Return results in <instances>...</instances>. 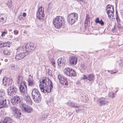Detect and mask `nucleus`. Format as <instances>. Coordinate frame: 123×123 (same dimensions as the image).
Masks as SVG:
<instances>
[{
  "label": "nucleus",
  "mask_w": 123,
  "mask_h": 123,
  "mask_svg": "<svg viewBox=\"0 0 123 123\" xmlns=\"http://www.w3.org/2000/svg\"><path fill=\"white\" fill-rule=\"evenodd\" d=\"M39 87L41 91L43 92L50 93L53 88L52 82L49 78L46 77L40 81Z\"/></svg>",
  "instance_id": "nucleus-1"
},
{
  "label": "nucleus",
  "mask_w": 123,
  "mask_h": 123,
  "mask_svg": "<svg viewBox=\"0 0 123 123\" xmlns=\"http://www.w3.org/2000/svg\"><path fill=\"white\" fill-rule=\"evenodd\" d=\"M53 23L55 27L57 28L60 29L61 27L64 28L65 22L63 17L56 16L53 19Z\"/></svg>",
  "instance_id": "nucleus-2"
},
{
  "label": "nucleus",
  "mask_w": 123,
  "mask_h": 123,
  "mask_svg": "<svg viewBox=\"0 0 123 123\" xmlns=\"http://www.w3.org/2000/svg\"><path fill=\"white\" fill-rule=\"evenodd\" d=\"M36 48L33 43L31 42H28L23 46L22 49L26 50V55H28L31 52L33 51Z\"/></svg>",
  "instance_id": "nucleus-3"
},
{
  "label": "nucleus",
  "mask_w": 123,
  "mask_h": 123,
  "mask_svg": "<svg viewBox=\"0 0 123 123\" xmlns=\"http://www.w3.org/2000/svg\"><path fill=\"white\" fill-rule=\"evenodd\" d=\"M32 99L36 103H38L41 100V96L37 89L34 88L32 89L31 92Z\"/></svg>",
  "instance_id": "nucleus-4"
},
{
  "label": "nucleus",
  "mask_w": 123,
  "mask_h": 123,
  "mask_svg": "<svg viewBox=\"0 0 123 123\" xmlns=\"http://www.w3.org/2000/svg\"><path fill=\"white\" fill-rule=\"evenodd\" d=\"M78 17L77 13L73 12L68 15L67 20L70 24L72 25L78 20Z\"/></svg>",
  "instance_id": "nucleus-5"
},
{
  "label": "nucleus",
  "mask_w": 123,
  "mask_h": 123,
  "mask_svg": "<svg viewBox=\"0 0 123 123\" xmlns=\"http://www.w3.org/2000/svg\"><path fill=\"white\" fill-rule=\"evenodd\" d=\"M22 101L21 97L17 95L13 97L11 100V103L14 106L18 105V104L20 105V104H21Z\"/></svg>",
  "instance_id": "nucleus-6"
},
{
  "label": "nucleus",
  "mask_w": 123,
  "mask_h": 123,
  "mask_svg": "<svg viewBox=\"0 0 123 123\" xmlns=\"http://www.w3.org/2000/svg\"><path fill=\"white\" fill-rule=\"evenodd\" d=\"M18 90L17 88L15 86H10L7 89V92L8 95L12 96L15 95Z\"/></svg>",
  "instance_id": "nucleus-7"
},
{
  "label": "nucleus",
  "mask_w": 123,
  "mask_h": 123,
  "mask_svg": "<svg viewBox=\"0 0 123 123\" xmlns=\"http://www.w3.org/2000/svg\"><path fill=\"white\" fill-rule=\"evenodd\" d=\"M43 7L42 6L39 7L37 11V17L40 20L41 19H43L44 18V10H43Z\"/></svg>",
  "instance_id": "nucleus-8"
},
{
  "label": "nucleus",
  "mask_w": 123,
  "mask_h": 123,
  "mask_svg": "<svg viewBox=\"0 0 123 123\" xmlns=\"http://www.w3.org/2000/svg\"><path fill=\"white\" fill-rule=\"evenodd\" d=\"M64 73L66 75L70 77L74 76L76 75L75 71L69 68H66L64 70Z\"/></svg>",
  "instance_id": "nucleus-9"
},
{
  "label": "nucleus",
  "mask_w": 123,
  "mask_h": 123,
  "mask_svg": "<svg viewBox=\"0 0 123 123\" xmlns=\"http://www.w3.org/2000/svg\"><path fill=\"white\" fill-rule=\"evenodd\" d=\"M22 109L24 112L28 113L32 112L33 110L31 107L25 104H23L22 105Z\"/></svg>",
  "instance_id": "nucleus-10"
},
{
  "label": "nucleus",
  "mask_w": 123,
  "mask_h": 123,
  "mask_svg": "<svg viewBox=\"0 0 123 123\" xmlns=\"http://www.w3.org/2000/svg\"><path fill=\"white\" fill-rule=\"evenodd\" d=\"M0 101V109L7 107L9 105L10 100L8 99H5Z\"/></svg>",
  "instance_id": "nucleus-11"
},
{
  "label": "nucleus",
  "mask_w": 123,
  "mask_h": 123,
  "mask_svg": "<svg viewBox=\"0 0 123 123\" xmlns=\"http://www.w3.org/2000/svg\"><path fill=\"white\" fill-rule=\"evenodd\" d=\"M13 112L15 113V116L17 118H19L21 116L22 114L20 110L17 108L13 107L12 108Z\"/></svg>",
  "instance_id": "nucleus-12"
},
{
  "label": "nucleus",
  "mask_w": 123,
  "mask_h": 123,
  "mask_svg": "<svg viewBox=\"0 0 123 123\" xmlns=\"http://www.w3.org/2000/svg\"><path fill=\"white\" fill-rule=\"evenodd\" d=\"M23 85H21V84L19 87V90L20 92L24 94L26 93L27 91V86L26 85V83L23 81Z\"/></svg>",
  "instance_id": "nucleus-13"
},
{
  "label": "nucleus",
  "mask_w": 123,
  "mask_h": 123,
  "mask_svg": "<svg viewBox=\"0 0 123 123\" xmlns=\"http://www.w3.org/2000/svg\"><path fill=\"white\" fill-rule=\"evenodd\" d=\"M106 10L108 15H110V13L114 12V7L113 6L108 5L106 7Z\"/></svg>",
  "instance_id": "nucleus-14"
},
{
  "label": "nucleus",
  "mask_w": 123,
  "mask_h": 123,
  "mask_svg": "<svg viewBox=\"0 0 123 123\" xmlns=\"http://www.w3.org/2000/svg\"><path fill=\"white\" fill-rule=\"evenodd\" d=\"M13 122V119L11 117H7L2 119L0 121V123H12Z\"/></svg>",
  "instance_id": "nucleus-15"
},
{
  "label": "nucleus",
  "mask_w": 123,
  "mask_h": 123,
  "mask_svg": "<svg viewBox=\"0 0 123 123\" xmlns=\"http://www.w3.org/2000/svg\"><path fill=\"white\" fill-rule=\"evenodd\" d=\"M27 55H26L25 52H21L19 53H17L15 57V58L17 60L21 59L23 58L24 57Z\"/></svg>",
  "instance_id": "nucleus-16"
},
{
  "label": "nucleus",
  "mask_w": 123,
  "mask_h": 123,
  "mask_svg": "<svg viewBox=\"0 0 123 123\" xmlns=\"http://www.w3.org/2000/svg\"><path fill=\"white\" fill-rule=\"evenodd\" d=\"M57 63L58 66H62L63 67L65 65L66 63V60L65 58H61L58 59Z\"/></svg>",
  "instance_id": "nucleus-17"
},
{
  "label": "nucleus",
  "mask_w": 123,
  "mask_h": 123,
  "mask_svg": "<svg viewBox=\"0 0 123 123\" xmlns=\"http://www.w3.org/2000/svg\"><path fill=\"white\" fill-rule=\"evenodd\" d=\"M84 75V77L82 78V79L87 80L90 81H93L94 79V75L92 74H90L87 75Z\"/></svg>",
  "instance_id": "nucleus-18"
},
{
  "label": "nucleus",
  "mask_w": 123,
  "mask_h": 123,
  "mask_svg": "<svg viewBox=\"0 0 123 123\" xmlns=\"http://www.w3.org/2000/svg\"><path fill=\"white\" fill-rule=\"evenodd\" d=\"M77 58L74 56H71L69 59L70 63L71 65H75L77 62Z\"/></svg>",
  "instance_id": "nucleus-19"
},
{
  "label": "nucleus",
  "mask_w": 123,
  "mask_h": 123,
  "mask_svg": "<svg viewBox=\"0 0 123 123\" xmlns=\"http://www.w3.org/2000/svg\"><path fill=\"white\" fill-rule=\"evenodd\" d=\"M97 102L98 104L101 106L104 105L106 103L105 99L103 97L98 98Z\"/></svg>",
  "instance_id": "nucleus-20"
},
{
  "label": "nucleus",
  "mask_w": 123,
  "mask_h": 123,
  "mask_svg": "<svg viewBox=\"0 0 123 123\" xmlns=\"http://www.w3.org/2000/svg\"><path fill=\"white\" fill-rule=\"evenodd\" d=\"M28 85L31 87H33L35 84L34 80L33 78L32 77H29L27 80Z\"/></svg>",
  "instance_id": "nucleus-21"
},
{
  "label": "nucleus",
  "mask_w": 123,
  "mask_h": 123,
  "mask_svg": "<svg viewBox=\"0 0 123 123\" xmlns=\"http://www.w3.org/2000/svg\"><path fill=\"white\" fill-rule=\"evenodd\" d=\"M67 105L70 107H73L74 108H80V106L77 105V103H75L73 102L69 101L67 103Z\"/></svg>",
  "instance_id": "nucleus-22"
},
{
  "label": "nucleus",
  "mask_w": 123,
  "mask_h": 123,
  "mask_svg": "<svg viewBox=\"0 0 123 123\" xmlns=\"http://www.w3.org/2000/svg\"><path fill=\"white\" fill-rule=\"evenodd\" d=\"M67 105L70 107H73L74 108H80V106L77 105V103H75L73 102L69 101L67 103Z\"/></svg>",
  "instance_id": "nucleus-23"
},
{
  "label": "nucleus",
  "mask_w": 123,
  "mask_h": 123,
  "mask_svg": "<svg viewBox=\"0 0 123 123\" xmlns=\"http://www.w3.org/2000/svg\"><path fill=\"white\" fill-rule=\"evenodd\" d=\"M24 98L27 103L28 104L31 105L32 104V101L30 97L28 95L25 96Z\"/></svg>",
  "instance_id": "nucleus-24"
},
{
  "label": "nucleus",
  "mask_w": 123,
  "mask_h": 123,
  "mask_svg": "<svg viewBox=\"0 0 123 123\" xmlns=\"http://www.w3.org/2000/svg\"><path fill=\"white\" fill-rule=\"evenodd\" d=\"M81 95V99L83 102H87V100L86 99L87 98L86 96L85 95V94L81 93L80 94Z\"/></svg>",
  "instance_id": "nucleus-25"
},
{
  "label": "nucleus",
  "mask_w": 123,
  "mask_h": 123,
  "mask_svg": "<svg viewBox=\"0 0 123 123\" xmlns=\"http://www.w3.org/2000/svg\"><path fill=\"white\" fill-rule=\"evenodd\" d=\"M9 79V78H8L6 77H4L2 80V84H3L4 86H5V84L6 83H7V81H8V80L10 81V83H11V80Z\"/></svg>",
  "instance_id": "nucleus-26"
},
{
  "label": "nucleus",
  "mask_w": 123,
  "mask_h": 123,
  "mask_svg": "<svg viewBox=\"0 0 123 123\" xmlns=\"http://www.w3.org/2000/svg\"><path fill=\"white\" fill-rule=\"evenodd\" d=\"M9 79V78H8L6 77H4L2 80V84H3L4 86H5V84L6 83H7V81H8V80L10 81V83H11V80Z\"/></svg>",
  "instance_id": "nucleus-27"
},
{
  "label": "nucleus",
  "mask_w": 123,
  "mask_h": 123,
  "mask_svg": "<svg viewBox=\"0 0 123 123\" xmlns=\"http://www.w3.org/2000/svg\"><path fill=\"white\" fill-rule=\"evenodd\" d=\"M11 51L7 49H5L3 50V53L5 55H10Z\"/></svg>",
  "instance_id": "nucleus-28"
},
{
  "label": "nucleus",
  "mask_w": 123,
  "mask_h": 123,
  "mask_svg": "<svg viewBox=\"0 0 123 123\" xmlns=\"http://www.w3.org/2000/svg\"><path fill=\"white\" fill-rule=\"evenodd\" d=\"M90 19V17L88 15V14H87L86 16V18L85 24H86V25H88V22L90 23V20L89 19Z\"/></svg>",
  "instance_id": "nucleus-29"
},
{
  "label": "nucleus",
  "mask_w": 123,
  "mask_h": 123,
  "mask_svg": "<svg viewBox=\"0 0 123 123\" xmlns=\"http://www.w3.org/2000/svg\"><path fill=\"white\" fill-rule=\"evenodd\" d=\"M11 43L9 41L4 42L3 43V47H9Z\"/></svg>",
  "instance_id": "nucleus-30"
},
{
  "label": "nucleus",
  "mask_w": 123,
  "mask_h": 123,
  "mask_svg": "<svg viewBox=\"0 0 123 123\" xmlns=\"http://www.w3.org/2000/svg\"><path fill=\"white\" fill-rule=\"evenodd\" d=\"M61 83L62 84L66 86H67L68 84V81H67V78H66V79H65L63 80H61Z\"/></svg>",
  "instance_id": "nucleus-31"
},
{
  "label": "nucleus",
  "mask_w": 123,
  "mask_h": 123,
  "mask_svg": "<svg viewBox=\"0 0 123 123\" xmlns=\"http://www.w3.org/2000/svg\"><path fill=\"white\" fill-rule=\"evenodd\" d=\"M5 96V94L4 92L2 91H0V100H1V99H3Z\"/></svg>",
  "instance_id": "nucleus-32"
},
{
  "label": "nucleus",
  "mask_w": 123,
  "mask_h": 123,
  "mask_svg": "<svg viewBox=\"0 0 123 123\" xmlns=\"http://www.w3.org/2000/svg\"><path fill=\"white\" fill-rule=\"evenodd\" d=\"M23 80V78L22 76L21 75H20L18 76V80L17 81V83L18 84L22 82Z\"/></svg>",
  "instance_id": "nucleus-33"
},
{
  "label": "nucleus",
  "mask_w": 123,
  "mask_h": 123,
  "mask_svg": "<svg viewBox=\"0 0 123 123\" xmlns=\"http://www.w3.org/2000/svg\"><path fill=\"white\" fill-rule=\"evenodd\" d=\"M78 2L80 3L81 5H84L86 3L84 0H76Z\"/></svg>",
  "instance_id": "nucleus-34"
},
{
  "label": "nucleus",
  "mask_w": 123,
  "mask_h": 123,
  "mask_svg": "<svg viewBox=\"0 0 123 123\" xmlns=\"http://www.w3.org/2000/svg\"><path fill=\"white\" fill-rule=\"evenodd\" d=\"M81 69L85 70H86L85 65L84 63H82L80 65Z\"/></svg>",
  "instance_id": "nucleus-35"
},
{
  "label": "nucleus",
  "mask_w": 123,
  "mask_h": 123,
  "mask_svg": "<svg viewBox=\"0 0 123 123\" xmlns=\"http://www.w3.org/2000/svg\"><path fill=\"white\" fill-rule=\"evenodd\" d=\"M115 94V93L112 92H109V94L108 96L109 97H111L113 98L114 97Z\"/></svg>",
  "instance_id": "nucleus-36"
},
{
  "label": "nucleus",
  "mask_w": 123,
  "mask_h": 123,
  "mask_svg": "<svg viewBox=\"0 0 123 123\" xmlns=\"http://www.w3.org/2000/svg\"><path fill=\"white\" fill-rule=\"evenodd\" d=\"M11 67L12 69L16 71L17 69L16 68V66L14 64H12L11 65Z\"/></svg>",
  "instance_id": "nucleus-37"
},
{
  "label": "nucleus",
  "mask_w": 123,
  "mask_h": 123,
  "mask_svg": "<svg viewBox=\"0 0 123 123\" xmlns=\"http://www.w3.org/2000/svg\"><path fill=\"white\" fill-rule=\"evenodd\" d=\"M9 80H11V83H10V81L8 80V81H7V83H6L5 84V85L6 86H9V85H11L12 84V79H10V78H9Z\"/></svg>",
  "instance_id": "nucleus-38"
},
{
  "label": "nucleus",
  "mask_w": 123,
  "mask_h": 123,
  "mask_svg": "<svg viewBox=\"0 0 123 123\" xmlns=\"http://www.w3.org/2000/svg\"><path fill=\"white\" fill-rule=\"evenodd\" d=\"M116 19L117 20V22L118 25H120V23H121V21L119 16L116 17Z\"/></svg>",
  "instance_id": "nucleus-39"
},
{
  "label": "nucleus",
  "mask_w": 123,
  "mask_h": 123,
  "mask_svg": "<svg viewBox=\"0 0 123 123\" xmlns=\"http://www.w3.org/2000/svg\"><path fill=\"white\" fill-rule=\"evenodd\" d=\"M2 34L1 35V36L2 37H3L5 36V35L7 34V31L6 30H5L3 31L2 32Z\"/></svg>",
  "instance_id": "nucleus-40"
},
{
  "label": "nucleus",
  "mask_w": 123,
  "mask_h": 123,
  "mask_svg": "<svg viewBox=\"0 0 123 123\" xmlns=\"http://www.w3.org/2000/svg\"><path fill=\"white\" fill-rule=\"evenodd\" d=\"M6 21L4 20V18L3 17L1 18L0 19V23L1 22V24H2L5 22Z\"/></svg>",
  "instance_id": "nucleus-41"
},
{
  "label": "nucleus",
  "mask_w": 123,
  "mask_h": 123,
  "mask_svg": "<svg viewBox=\"0 0 123 123\" xmlns=\"http://www.w3.org/2000/svg\"><path fill=\"white\" fill-rule=\"evenodd\" d=\"M19 18L20 20H23L25 18L23 16L20 15L19 16Z\"/></svg>",
  "instance_id": "nucleus-42"
},
{
  "label": "nucleus",
  "mask_w": 123,
  "mask_h": 123,
  "mask_svg": "<svg viewBox=\"0 0 123 123\" xmlns=\"http://www.w3.org/2000/svg\"><path fill=\"white\" fill-rule=\"evenodd\" d=\"M51 63L52 65L54 67H55V60L54 59H52L51 61Z\"/></svg>",
  "instance_id": "nucleus-43"
},
{
  "label": "nucleus",
  "mask_w": 123,
  "mask_h": 123,
  "mask_svg": "<svg viewBox=\"0 0 123 123\" xmlns=\"http://www.w3.org/2000/svg\"><path fill=\"white\" fill-rule=\"evenodd\" d=\"M12 5L11 1V2L10 3L9 1H8L7 3V5L9 8H10L11 7Z\"/></svg>",
  "instance_id": "nucleus-44"
},
{
  "label": "nucleus",
  "mask_w": 123,
  "mask_h": 123,
  "mask_svg": "<svg viewBox=\"0 0 123 123\" xmlns=\"http://www.w3.org/2000/svg\"><path fill=\"white\" fill-rule=\"evenodd\" d=\"M110 15H108L109 18H111V16H112V18L113 19V18L114 17V12L112 13H110Z\"/></svg>",
  "instance_id": "nucleus-45"
},
{
  "label": "nucleus",
  "mask_w": 123,
  "mask_h": 123,
  "mask_svg": "<svg viewBox=\"0 0 123 123\" xmlns=\"http://www.w3.org/2000/svg\"><path fill=\"white\" fill-rule=\"evenodd\" d=\"M95 22L96 24L99 23L100 22L99 18H96L95 20Z\"/></svg>",
  "instance_id": "nucleus-46"
},
{
  "label": "nucleus",
  "mask_w": 123,
  "mask_h": 123,
  "mask_svg": "<svg viewBox=\"0 0 123 123\" xmlns=\"http://www.w3.org/2000/svg\"><path fill=\"white\" fill-rule=\"evenodd\" d=\"M63 76H62L61 75L59 74L58 75V79L59 80L60 82Z\"/></svg>",
  "instance_id": "nucleus-47"
},
{
  "label": "nucleus",
  "mask_w": 123,
  "mask_h": 123,
  "mask_svg": "<svg viewBox=\"0 0 123 123\" xmlns=\"http://www.w3.org/2000/svg\"><path fill=\"white\" fill-rule=\"evenodd\" d=\"M49 71H48V74L50 75V76H52V73L51 71L50 70V69H49Z\"/></svg>",
  "instance_id": "nucleus-48"
},
{
  "label": "nucleus",
  "mask_w": 123,
  "mask_h": 123,
  "mask_svg": "<svg viewBox=\"0 0 123 123\" xmlns=\"http://www.w3.org/2000/svg\"><path fill=\"white\" fill-rule=\"evenodd\" d=\"M14 34L15 35L18 34V31L17 30L14 31Z\"/></svg>",
  "instance_id": "nucleus-49"
},
{
  "label": "nucleus",
  "mask_w": 123,
  "mask_h": 123,
  "mask_svg": "<svg viewBox=\"0 0 123 123\" xmlns=\"http://www.w3.org/2000/svg\"><path fill=\"white\" fill-rule=\"evenodd\" d=\"M113 27L112 28V31H113L115 29L116 27V24H115L113 25Z\"/></svg>",
  "instance_id": "nucleus-50"
},
{
  "label": "nucleus",
  "mask_w": 123,
  "mask_h": 123,
  "mask_svg": "<svg viewBox=\"0 0 123 123\" xmlns=\"http://www.w3.org/2000/svg\"><path fill=\"white\" fill-rule=\"evenodd\" d=\"M99 24H100L101 25H104V22L103 21L100 22Z\"/></svg>",
  "instance_id": "nucleus-51"
},
{
  "label": "nucleus",
  "mask_w": 123,
  "mask_h": 123,
  "mask_svg": "<svg viewBox=\"0 0 123 123\" xmlns=\"http://www.w3.org/2000/svg\"><path fill=\"white\" fill-rule=\"evenodd\" d=\"M66 78H65V76H63L61 80V81L63 80H64L65 79H66ZM60 82H61V81H60Z\"/></svg>",
  "instance_id": "nucleus-52"
},
{
  "label": "nucleus",
  "mask_w": 123,
  "mask_h": 123,
  "mask_svg": "<svg viewBox=\"0 0 123 123\" xmlns=\"http://www.w3.org/2000/svg\"><path fill=\"white\" fill-rule=\"evenodd\" d=\"M26 13L25 12H24L23 14V15L22 16H23L24 17H25L26 16Z\"/></svg>",
  "instance_id": "nucleus-53"
},
{
  "label": "nucleus",
  "mask_w": 123,
  "mask_h": 123,
  "mask_svg": "<svg viewBox=\"0 0 123 123\" xmlns=\"http://www.w3.org/2000/svg\"><path fill=\"white\" fill-rule=\"evenodd\" d=\"M2 43L1 41H0V48L2 47H3V45H2Z\"/></svg>",
  "instance_id": "nucleus-54"
},
{
  "label": "nucleus",
  "mask_w": 123,
  "mask_h": 123,
  "mask_svg": "<svg viewBox=\"0 0 123 123\" xmlns=\"http://www.w3.org/2000/svg\"><path fill=\"white\" fill-rule=\"evenodd\" d=\"M116 17L118 16L117 11V10L116 11Z\"/></svg>",
  "instance_id": "nucleus-55"
},
{
  "label": "nucleus",
  "mask_w": 123,
  "mask_h": 123,
  "mask_svg": "<svg viewBox=\"0 0 123 123\" xmlns=\"http://www.w3.org/2000/svg\"><path fill=\"white\" fill-rule=\"evenodd\" d=\"M80 110H81L80 109H78V110H76V112H77V113H78V112H79V111H80Z\"/></svg>",
  "instance_id": "nucleus-56"
},
{
  "label": "nucleus",
  "mask_w": 123,
  "mask_h": 123,
  "mask_svg": "<svg viewBox=\"0 0 123 123\" xmlns=\"http://www.w3.org/2000/svg\"><path fill=\"white\" fill-rule=\"evenodd\" d=\"M118 27L119 28H121V23H120V25H118Z\"/></svg>",
  "instance_id": "nucleus-57"
},
{
  "label": "nucleus",
  "mask_w": 123,
  "mask_h": 123,
  "mask_svg": "<svg viewBox=\"0 0 123 123\" xmlns=\"http://www.w3.org/2000/svg\"><path fill=\"white\" fill-rule=\"evenodd\" d=\"M53 100V98H52L51 97L50 99V102H50V101H52Z\"/></svg>",
  "instance_id": "nucleus-58"
},
{
  "label": "nucleus",
  "mask_w": 123,
  "mask_h": 123,
  "mask_svg": "<svg viewBox=\"0 0 123 123\" xmlns=\"http://www.w3.org/2000/svg\"><path fill=\"white\" fill-rule=\"evenodd\" d=\"M8 60L7 59H6L5 60V62H8Z\"/></svg>",
  "instance_id": "nucleus-59"
},
{
  "label": "nucleus",
  "mask_w": 123,
  "mask_h": 123,
  "mask_svg": "<svg viewBox=\"0 0 123 123\" xmlns=\"http://www.w3.org/2000/svg\"><path fill=\"white\" fill-rule=\"evenodd\" d=\"M2 71V70H0V74L1 73Z\"/></svg>",
  "instance_id": "nucleus-60"
},
{
  "label": "nucleus",
  "mask_w": 123,
  "mask_h": 123,
  "mask_svg": "<svg viewBox=\"0 0 123 123\" xmlns=\"http://www.w3.org/2000/svg\"><path fill=\"white\" fill-rule=\"evenodd\" d=\"M102 21H103L102 19H101L100 21L99 20L100 22H101Z\"/></svg>",
  "instance_id": "nucleus-61"
},
{
  "label": "nucleus",
  "mask_w": 123,
  "mask_h": 123,
  "mask_svg": "<svg viewBox=\"0 0 123 123\" xmlns=\"http://www.w3.org/2000/svg\"><path fill=\"white\" fill-rule=\"evenodd\" d=\"M31 76V75H30L29 76V77H30Z\"/></svg>",
  "instance_id": "nucleus-62"
},
{
  "label": "nucleus",
  "mask_w": 123,
  "mask_h": 123,
  "mask_svg": "<svg viewBox=\"0 0 123 123\" xmlns=\"http://www.w3.org/2000/svg\"><path fill=\"white\" fill-rule=\"evenodd\" d=\"M19 49L18 48L17 49V50H18Z\"/></svg>",
  "instance_id": "nucleus-63"
},
{
  "label": "nucleus",
  "mask_w": 123,
  "mask_h": 123,
  "mask_svg": "<svg viewBox=\"0 0 123 123\" xmlns=\"http://www.w3.org/2000/svg\"><path fill=\"white\" fill-rule=\"evenodd\" d=\"M1 60H2V61H3V58H2L1 59Z\"/></svg>",
  "instance_id": "nucleus-64"
}]
</instances>
